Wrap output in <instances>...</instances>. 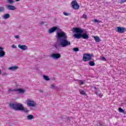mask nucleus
Instances as JSON below:
<instances>
[{"label":"nucleus","instance_id":"nucleus-1","mask_svg":"<svg viewBox=\"0 0 126 126\" xmlns=\"http://www.w3.org/2000/svg\"><path fill=\"white\" fill-rule=\"evenodd\" d=\"M57 31L56 38L57 41L54 44V47L56 49H58L59 47L61 48H65L70 46L71 43L70 41L67 40V35L65 32H63L62 30L58 28V27H54L48 30V33L49 34H53L54 32Z\"/></svg>","mask_w":126,"mask_h":126},{"label":"nucleus","instance_id":"nucleus-2","mask_svg":"<svg viewBox=\"0 0 126 126\" xmlns=\"http://www.w3.org/2000/svg\"><path fill=\"white\" fill-rule=\"evenodd\" d=\"M9 107L12 110H14V111H22L26 114L29 113L28 108L24 107L23 104L20 103L14 102L10 103L9 104Z\"/></svg>","mask_w":126,"mask_h":126},{"label":"nucleus","instance_id":"nucleus-3","mask_svg":"<svg viewBox=\"0 0 126 126\" xmlns=\"http://www.w3.org/2000/svg\"><path fill=\"white\" fill-rule=\"evenodd\" d=\"M92 57H93V55L89 54H84L83 56L82 61L83 62H90L92 60Z\"/></svg>","mask_w":126,"mask_h":126},{"label":"nucleus","instance_id":"nucleus-4","mask_svg":"<svg viewBox=\"0 0 126 126\" xmlns=\"http://www.w3.org/2000/svg\"><path fill=\"white\" fill-rule=\"evenodd\" d=\"M27 105L29 107H36V106H37V103L35 101L31 99L30 98H28L27 100Z\"/></svg>","mask_w":126,"mask_h":126},{"label":"nucleus","instance_id":"nucleus-5","mask_svg":"<svg viewBox=\"0 0 126 126\" xmlns=\"http://www.w3.org/2000/svg\"><path fill=\"white\" fill-rule=\"evenodd\" d=\"M61 56L60 53H52L50 55V58L52 60L56 61V60H59L61 59Z\"/></svg>","mask_w":126,"mask_h":126},{"label":"nucleus","instance_id":"nucleus-6","mask_svg":"<svg viewBox=\"0 0 126 126\" xmlns=\"http://www.w3.org/2000/svg\"><path fill=\"white\" fill-rule=\"evenodd\" d=\"M71 6L73 9H78L79 8V5L76 0H73L71 2Z\"/></svg>","mask_w":126,"mask_h":126},{"label":"nucleus","instance_id":"nucleus-7","mask_svg":"<svg viewBox=\"0 0 126 126\" xmlns=\"http://www.w3.org/2000/svg\"><path fill=\"white\" fill-rule=\"evenodd\" d=\"M72 31L73 33H76L78 34H82V33H83V30L78 28H74Z\"/></svg>","mask_w":126,"mask_h":126},{"label":"nucleus","instance_id":"nucleus-8","mask_svg":"<svg viewBox=\"0 0 126 126\" xmlns=\"http://www.w3.org/2000/svg\"><path fill=\"white\" fill-rule=\"evenodd\" d=\"M117 32H118V33H120L121 34H124L125 32L126 31V28L124 27H117L116 28Z\"/></svg>","mask_w":126,"mask_h":126},{"label":"nucleus","instance_id":"nucleus-9","mask_svg":"<svg viewBox=\"0 0 126 126\" xmlns=\"http://www.w3.org/2000/svg\"><path fill=\"white\" fill-rule=\"evenodd\" d=\"M5 7L6 9H8V10L13 11L16 9V7L10 4H7L5 5Z\"/></svg>","mask_w":126,"mask_h":126},{"label":"nucleus","instance_id":"nucleus-10","mask_svg":"<svg viewBox=\"0 0 126 126\" xmlns=\"http://www.w3.org/2000/svg\"><path fill=\"white\" fill-rule=\"evenodd\" d=\"M18 48H19L20 50H22V51H26L27 50H28V46L26 45L19 44L18 45Z\"/></svg>","mask_w":126,"mask_h":126},{"label":"nucleus","instance_id":"nucleus-11","mask_svg":"<svg viewBox=\"0 0 126 126\" xmlns=\"http://www.w3.org/2000/svg\"><path fill=\"white\" fill-rule=\"evenodd\" d=\"M18 68H19V67L16 65H14L9 67L8 68V70H12L13 71H15V70H17Z\"/></svg>","mask_w":126,"mask_h":126},{"label":"nucleus","instance_id":"nucleus-12","mask_svg":"<svg viewBox=\"0 0 126 126\" xmlns=\"http://www.w3.org/2000/svg\"><path fill=\"white\" fill-rule=\"evenodd\" d=\"M5 56V52L3 51V48L0 46V58H3Z\"/></svg>","mask_w":126,"mask_h":126},{"label":"nucleus","instance_id":"nucleus-13","mask_svg":"<svg viewBox=\"0 0 126 126\" xmlns=\"http://www.w3.org/2000/svg\"><path fill=\"white\" fill-rule=\"evenodd\" d=\"M26 91L24 89H16V92H18L20 94H24Z\"/></svg>","mask_w":126,"mask_h":126},{"label":"nucleus","instance_id":"nucleus-14","mask_svg":"<svg viewBox=\"0 0 126 126\" xmlns=\"http://www.w3.org/2000/svg\"><path fill=\"white\" fill-rule=\"evenodd\" d=\"M73 36L76 39H80L81 38V33H75Z\"/></svg>","mask_w":126,"mask_h":126},{"label":"nucleus","instance_id":"nucleus-15","mask_svg":"<svg viewBox=\"0 0 126 126\" xmlns=\"http://www.w3.org/2000/svg\"><path fill=\"white\" fill-rule=\"evenodd\" d=\"M34 119V116L30 114L27 116V120L28 121H31Z\"/></svg>","mask_w":126,"mask_h":126},{"label":"nucleus","instance_id":"nucleus-16","mask_svg":"<svg viewBox=\"0 0 126 126\" xmlns=\"http://www.w3.org/2000/svg\"><path fill=\"white\" fill-rule=\"evenodd\" d=\"M94 38L96 43H99V42H101V38H100V37H99L98 36H94Z\"/></svg>","mask_w":126,"mask_h":126},{"label":"nucleus","instance_id":"nucleus-17","mask_svg":"<svg viewBox=\"0 0 126 126\" xmlns=\"http://www.w3.org/2000/svg\"><path fill=\"white\" fill-rule=\"evenodd\" d=\"M70 120H71V117H65L64 118V121L66 123H69L70 122Z\"/></svg>","mask_w":126,"mask_h":126},{"label":"nucleus","instance_id":"nucleus-18","mask_svg":"<svg viewBox=\"0 0 126 126\" xmlns=\"http://www.w3.org/2000/svg\"><path fill=\"white\" fill-rule=\"evenodd\" d=\"M9 17H10V15L8 13H6L2 16L3 19H8Z\"/></svg>","mask_w":126,"mask_h":126},{"label":"nucleus","instance_id":"nucleus-19","mask_svg":"<svg viewBox=\"0 0 126 126\" xmlns=\"http://www.w3.org/2000/svg\"><path fill=\"white\" fill-rule=\"evenodd\" d=\"M81 37H82L83 39H87L88 38H89V35H88V34H87L86 33H85L83 34H81Z\"/></svg>","mask_w":126,"mask_h":126},{"label":"nucleus","instance_id":"nucleus-20","mask_svg":"<svg viewBox=\"0 0 126 126\" xmlns=\"http://www.w3.org/2000/svg\"><path fill=\"white\" fill-rule=\"evenodd\" d=\"M43 78L44 80L46 81H50V77H48V76H47L46 75H43Z\"/></svg>","mask_w":126,"mask_h":126},{"label":"nucleus","instance_id":"nucleus-21","mask_svg":"<svg viewBox=\"0 0 126 126\" xmlns=\"http://www.w3.org/2000/svg\"><path fill=\"white\" fill-rule=\"evenodd\" d=\"M95 94L96 96H98L100 98H102V96H103V94L100 92H95Z\"/></svg>","mask_w":126,"mask_h":126},{"label":"nucleus","instance_id":"nucleus-22","mask_svg":"<svg viewBox=\"0 0 126 126\" xmlns=\"http://www.w3.org/2000/svg\"><path fill=\"white\" fill-rule=\"evenodd\" d=\"M11 92H16V89H8V93H11Z\"/></svg>","mask_w":126,"mask_h":126},{"label":"nucleus","instance_id":"nucleus-23","mask_svg":"<svg viewBox=\"0 0 126 126\" xmlns=\"http://www.w3.org/2000/svg\"><path fill=\"white\" fill-rule=\"evenodd\" d=\"M6 3L9 4H12V3H14V1L13 0H6Z\"/></svg>","mask_w":126,"mask_h":126},{"label":"nucleus","instance_id":"nucleus-24","mask_svg":"<svg viewBox=\"0 0 126 126\" xmlns=\"http://www.w3.org/2000/svg\"><path fill=\"white\" fill-rule=\"evenodd\" d=\"M89 64H90L91 66H94V65H95V63L93 61H90L89 62Z\"/></svg>","mask_w":126,"mask_h":126},{"label":"nucleus","instance_id":"nucleus-25","mask_svg":"<svg viewBox=\"0 0 126 126\" xmlns=\"http://www.w3.org/2000/svg\"><path fill=\"white\" fill-rule=\"evenodd\" d=\"M51 89H56V85L55 84H52L50 85Z\"/></svg>","mask_w":126,"mask_h":126},{"label":"nucleus","instance_id":"nucleus-26","mask_svg":"<svg viewBox=\"0 0 126 126\" xmlns=\"http://www.w3.org/2000/svg\"><path fill=\"white\" fill-rule=\"evenodd\" d=\"M80 94L81 95H86V93L84 91H82L81 90H79Z\"/></svg>","mask_w":126,"mask_h":126},{"label":"nucleus","instance_id":"nucleus-27","mask_svg":"<svg viewBox=\"0 0 126 126\" xmlns=\"http://www.w3.org/2000/svg\"><path fill=\"white\" fill-rule=\"evenodd\" d=\"M119 111L120 112V113H123V114H126V113L125 112V110H124V109H123L121 107L119 108Z\"/></svg>","mask_w":126,"mask_h":126},{"label":"nucleus","instance_id":"nucleus-28","mask_svg":"<svg viewBox=\"0 0 126 126\" xmlns=\"http://www.w3.org/2000/svg\"><path fill=\"white\" fill-rule=\"evenodd\" d=\"M3 11H4V7L2 6L0 7V12H3Z\"/></svg>","mask_w":126,"mask_h":126},{"label":"nucleus","instance_id":"nucleus-29","mask_svg":"<svg viewBox=\"0 0 126 126\" xmlns=\"http://www.w3.org/2000/svg\"><path fill=\"white\" fill-rule=\"evenodd\" d=\"M93 22H94V23H100V21H98V20L95 19L94 20H93Z\"/></svg>","mask_w":126,"mask_h":126},{"label":"nucleus","instance_id":"nucleus-30","mask_svg":"<svg viewBox=\"0 0 126 126\" xmlns=\"http://www.w3.org/2000/svg\"><path fill=\"white\" fill-rule=\"evenodd\" d=\"M73 51L74 52H78V51H79V49H78V48H73Z\"/></svg>","mask_w":126,"mask_h":126},{"label":"nucleus","instance_id":"nucleus-31","mask_svg":"<svg viewBox=\"0 0 126 126\" xmlns=\"http://www.w3.org/2000/svg\"><path fill=\"white\" fill-rule=\"evenodd\" d=\"M63 14H64V15H65V16H68V15H69V13H68L66 12H64L63 13Z\"/></svg>","mask_w":126,"mask_h":126},{"label":"nucleus","instance_id":"nucleus-32","mask_svg":"<svg viewBox=\"0 0 126 126\" xmlns=\"http://www.w3.org/2000/svg\"><path fill=\"white\" fill-rule=\"evenodd\" d=\"M85 82V81H80V84H81V85H83V84H84Z\"/></svg>","mask_w":126,"mask_h":126},{"label":"nucleus","instance_id":"nucleus-33","mask_svg":"<svg viewBox=\"0 0 126 126\" xmlns=\"http://www.w3.org/2000/svg\"><path fill=\"white\" fill-rule=\"evenodd\" d=\"M83 18H84V19H87V15L86 14H83Z\"/></svg>","mask_w":126,"mask_h":126},{"label":"nucleus","instance_id":"nucleus-34","mask_svg":"<svg viewBox=\"0 0 126 126\" xmlns=\"http://www.w3.org/2000/svg\"><path fill=\"white\" fill-rule=\"evenodd\" d=\"M39 24L40 25H44V24H45V22L43 21H40L39 22Z\"/></svg>","mask_w":126,"mask_h":126},{"label":"nucleus","instance_id":"nucleus-35","mask_svg":"<svg viewBox=\"0 0 126 126\" xmlns=\"http://www.w3.org/2000/svg\"><path fill=\"white\" fill-rule=\"evenodd\" d=\"M12 48H13V49H16V48H17V46H16V45L13 44L12 45Z\"/></svg>","mask_w":126,"mask_h":126},{"label":"nucleus","instance_id":"nucleus-36","mask_svg":"<svg viewBox=\"0 0 126 126\" xmlns=\"http://www.w3.org/2000/svg\"><path fill=\"white\" fill-rule=\"evenodd\" d=\"M120 2L123 3L124 2H126V0H120Z\"/></svg>","mask_w":126,"mask_h":126},{"label":"nucleus","instance_id":"nucleus-37","mask_svg":"<svg viewBox=\"0 0 126 126\" xmlns=\"http://www.w3.org/2000/svg\"><path fill=\"white\" fill-rule=\"evenodd\" d=\"M14 37L16 38V39H19V38H20L19 35H15Z\"/></svg>","mask_w":126,"mask_h":126},{"label":"nucleus","instance_id":"nucleus-38","mask_svg":"<svg viewBox=\"0 0 126 126\" xmlns=\"http://www.w3.org/2000/svg\"><path fill=\"white\" fill-rule=\"evenodd\" d=\"M39 92H40V93H43V92H44V90L40 89L39 90Z\"/></svg>","mask_w":126,"mask_h":126},{"label":"nucleus","instance_id":"nucleus-39","mask_svg":"<svg viewBox=\"0 0 126 126\" xmlns=\"http://www.w3.org/2000/svg\"><path fill=\"white\" fill-rule=\"evenodd\" d=\"M102 61H106V58L105 57H102Z\"/></svg>","mask_w":126,"mask_h":126},{"label":"nucleus","instance_id":"nucleus-40","mask_svg":"<svg viewBox=\"0 0 126 126\" xmlns=\"http://www.w3.org/2000/svg\"><path fill=\"white\" fill-rule=\"evenodd\" d=\"M20 0H15L16 1H19Z\"/></svg>","mask_w":126,"mask_h":126},{"label":"nucleus","instance_id":"nucleus-41","mask_svg":"<svg viewBox=\"0 0 126 126\" xmlns=\"http://www.w3.org/2000/svg\"><path fill=\"white\" fill-rule=\"evenodd\" d=\"M1 73V70L0 69V74Z\"/></svg>","mask_w":126,"mask_h":126},{"label":"nucleus","instance_id":"nucleus-42","mask_svg":"<svg viewBox=\"0 0 126 126\" xmlns=\"http://www.w3.org/2000/svg\"><path fill=\"white\" fill-rule=\"evenodd\" d=\"M94 89H97V88H96V87H94Z\"/></svg>","mask_w":126,"mask_h":126}]
</instances>
